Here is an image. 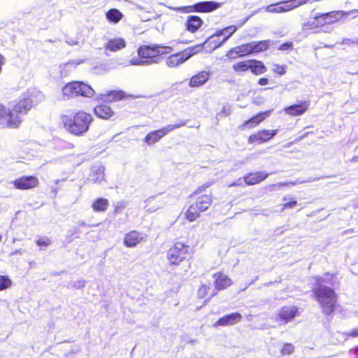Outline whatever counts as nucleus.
Segmentation results:
<instances>
[{
	"instance_id": "obj_46",
	"label": "nucleus",
	"mask_w": 358,
	"mask_h": 358,
	"mask_svg": "<svg viewBox=\"0 0 358 358\" xmlns=\"http://www.w3.org/2000/svg\"><path fill=\"white\" fill-rule=\"evenodd\" d=\"M269 83H270V80H268V78H267L266 77H262V78H259L257 80V84L261 86L267 85L269 84Z\"/></svg>"
},
{
	"instance_id": "obj_20",
	"label": "nucleus",
	"mask_w": 358,
	"mask_h": 358,
	"mask_svg": "<svg viewBox=\"0 0 358 358\" xmlns=\"http://www.w3.org/2000/svg\"><path fill=\"white\" fill-rule=\"evenodd\" d=\"M214 286L217 291H222L233 284V280L223 272L219 271L213 275Z\"/></svg>"
},
{
	"instance_id": "obj_7",
	"label": "nucleus",
	"mask_w": 358,
	"mask_h": 358,
	"mask_svg": "<svg viewBox=\"0 0 358 358\" xmlns=\"http://www.w3.org/2000/svg\"><path fill=\"white\" fill-rule=\"evenodd\" d=\"M212 184V182H208L197 187L189 196L193 198L194 199L193 203L204 212L208 210L213 204V193L208 190Z\"/></svg>"
},
{
	"instance_id": "obj_49",
	"label": "nucleus",
	"mask_w": 358,
	"mask_h": 358,
	"mask_svg": "<svg viewBox=\"0 0 358 358\" xmlns=\"http://www.w3.org/2000/svg\"><path fill=\"white\" fill-rule=\"evenodd\" d=\"M324 275L327 277V278L329 280H331L334 277V274H332V273H330L329 272H327L324 273Z\"/></svg>"
},
{
	"instance_id": "obj_18",
	"label": "nucleus",
	"mask_w": 358,
	"mask_h": 358,
	"mask_svg": "<svg viewBox=\"0 0 358 358\" xmlns=\"http://www.w3.org/2000/svg\"><path fill=\"white\" fill-rule=\"evenodd\" d=\"M272 110H268L264 112H260L257 115L252 116L249 120H245L243 122V124L239 127V128L242 130L248 128L252 129L257 127L261 122L264 121L268 117L270 116Z\"/></svg>"
},
{
	"instance_id": "obj_24",
	"label": "nucleus",
	"mask_w": 358,
	"mask_h": 358,
	"mask_svg": "<svg viewBox=\"0 0 358 358\" xmlns=\"http://www.w3.org/2000/svg\"><path fill=\"white\" fill-rule=\"evenodd\" d=\"M268 175L264 171L250 172L246 173L243 178L247 185H255L266 180Z\"/></svg>"
},
{
	"instance_id": "obj_6",
	"label": "nucleus",
	"mask_w": 358,
	"mask_h": 358,
	"mask_svg": "<svg viewBox=\"0 0 358 358\" xmlns=\"http://www.w3.org/2000/svg\"><path fill=\"white\" fill-rule=\"evenodd\" d=\"M95 94V90L92 86L83 81L69 82L62 88L63 96L69 99L80 96L91 99L94 96Z\"/></svg>"
},
{
	"instance_id": "obj_50",
	"label": "nucleus",
	"mask_w": 358,
	"mask_h": 358,
	"mask_svg": "<svg viewBox=\"0 0 358 358\" xmlns=\"http://www.w3.org/2000/svg\"><path fill=\"white\" fill-rule=\"evenodd\" d=\"M51 193L54 196H56L57 194V188L56 187H51Z\"/></svg>"
},
{
	"instance_id": "obj_2",
	"label": "nucleus",
	"mask_w": 358,
	"mask_h": 358,
	"mask_svg": "<svg viewBox=\"0 0 358 358\" xmlns=\"http://www.w3.org/2000/svg\"><path fill=\"white\" fill-rule=\"evenodd\" d=\"M64 130L70 135L80 137L87 134L94 121L92 114L85 110H69L60 116Z\"/></svg>"
},
{
	"instance_id": "obj_51",
	"label": "nucleus",
	"mask_w": 358,
	"mask_h": 358,
	"mask_svg": "<svg viewBox=\"0 0 358 358\" xmlns=\"http://www.w3.org/2000/svg\"><path fill=\"white\" fill-rule=\"evenodd\" d=\"M358 160V155L357 156H355L354 157H352V162H356Z\"/></svg>"
},
{
	"instance_id": "obj_23",
	"label": "nucleus",
	"mask_w": 358,
	"mask_h": 358,
	"mask_svg": "<svg viewBox=\"0 0 358 358\" xmlns=\"http://www.w3.org/2000/svg\"><path fill=\"white\" fill-rule=\"evenodd\" d=\"M250 55L248 43L234 47L226 53V57L230 60H234L238 57Z\"/></svg>"
},
{
	"instance_id": "obj_5",
	"label": "nucleus",
	"mask_w": 358,
	"mask_h": 358,
	"mask_svg": "<svg viewBox=\"0 0 358 358\" xmlns=\"http://www.w3.org/2000/svg\"><path fill=\"white\" fill-rule=\"evenodd\" d=\"M194 250L187 243L174 242L166 251V259L170 266H178L183 262L192 258Z\"/></svg>"
},
{
	"instance_id": "obj_1",
	"label": "nucleus",
	"mask_w": 358,
	"mask_h": 358,
	"mask_svg": "<svg viewBox=\"0 0 358 358\" xmlns=\"http://www.w3.org/2000/svg\"><path fill=\"white\" fill-rule=\"evenodd\" d=\"M44 99L45 95L41 91L36 87H31L10 108H8L0 103V126L3 128L19 127L23 121V116Z\"/></svg>"
},
{
	"instance_id": "obj_25",
	"label": "nucleus",
	"mask_w": 358,
	"mask_h": 358,
	"mask_svg": "<svg viewBox=\"0 0 358 358\" xmlns=\"http://www.w3.org/2000/svg\"><path fill=\"white\" fill-rule=\"evenodd\" d=\"M203 20L197 15H189L185 22V29L191 33L197 32L203 26Z\"/></svg>"
},
{
	"instance_id": "obj_13",
	"label": "nucleus",
	"mask_w": 358,
	"mask_h": 358,
	"mask_svg": "<svg viewBox=\"0 0 358 358\" xmlns=\"http://www.w3.org/2000/svg\"><path fill=\"white\" fill-rule=\"evenodd\" d=\"M277 129H260L250 135L248 142L251 145H260L271 140L277 134Z\"/></svg>"
},
{
	"instance_id": "obj_34",
	"label": "nucleus",
	"mask_w": 358,
	"mask_h": 358,
	"mask_svg": "<svg viewBox=\"0 0 358 358\" xmlns=\"http://www.w3.org/2000/svg\"><path fill=\"white\" fill-rule=\"evenodd\" d=\"M217 292H211V286L210 285L202 284L199 286L197 290V296L199 299H210L215 295H216Z\"/></svg>"
},
{
	"instance_id": "obj_41",
	"label": "nucleus",
	"mask_w": 358,
	"mask_h": 358,
	"mask_svg": "<svg viewBox=\"0 0 358 358\" xmlns=\"http://www.w3.org/2000/svg\"><path fill=\"white\" fill-rule=\"evenodd\" d=\"M287 66L286 65H280L278 64H273V72L279 76L285 75L287 72Z\"/></svg>"
},
{
	"instance_id": "obj_8",
	"label": "nucleus",
	"mask_w": 358,
	"mask_h": 358,
	"mask_svg": "<svg viewBox=\"0 0 358 358\" xmlns=\"http://www.w3.org/2000/svg\"><path fill=\"white\" fill-rule=\"evenodd\" d=\"M220 37V34L217 33L216 29L215 31L210 35L203 42L192 46L195 54H210L215 50L220 48L224 45Z\"/></svg>"
},
{
	"instance_id": "obj_45",
	"label": "nucleus",
	"mask_w": 358,
	"mask_h": 358,
	"mask_svg": "<svg viewBox=\"0 0 358 358\" xmlns=\"http://www.w3.org/2000/svg\"><path fill=\"white\" fill-rule=\"evenodd\" d=\"M297 205L296 200H292L283 204V209H292Z\"/></svg>"
},
{
	"instance_id": "obj_33",
	"label": "nucleus",
	"mask_w": 358,
	"mask_h": 358,
	"mask_svg": "<svg viewBox=\"0 0 358 358\" xmlns=\"http://www.w3.org/2000/svg\"><path fill=\"white\" fill-rule=\"evenodd\" d=\"M238 30L236 25H229L222 29H217V33L222 36L221 38L224 44L228 41V39Z\"/></svg>"
},
{
	"instance_id": "obj_9",
	"label": "nucleus",
	"mask_w": 358,
	"mask_h": 358,
	"mask_svg": "<svg viewBox=\"0 0 358 358\" xmlns=\"http://www.w3.org/2000/svg\"><path fill=\"white\" fill-rule=\"evenodd\" d=\"M186 124L185 121H181L177 124H168L159 129L149 132L143 138V142L151 145L159 142L164 136L167 135L170 131L182 127Z\"/></svg>"
},
{
	"instance_id": "obj_37",
	"label": "nucleus",
	"mask_w": 358,
	"mask_h": 358,
	"mask_svg": "<svg viewBox=\"0 0 358 358\" xmlns=\"http://www.w3.org/2000/svg\"><path fill=\"white\" fill-rule=\"evenodd\" d=\"M249 59L241 60L232 65V69L237 73H243L248 71Z\"/></svg>"
},
{
	"instance_id": "obj_31",
	"label": "nucleus",
	"mask_w": 358,
	"mask_h": 358,
	"mask_svg": "<svg viewBox=\"0 0 358 358\" xmlns=\"http://www.w3.org/2000/svg\"><path fill=\"white\" fill-rule=\"evenodd\" d=\"M202 213H204V211L198 207L196 204L192 203L185 211L184 216L187 220L192 222L199 218Z\"/></svg>"
},
{
	"instance_id": "obj_44",
	"label": "nucleus",
	"mask_w": 358,
	"mask_h": 358,
	"mask_svg": "<svg viewBox=\"0 0 358 358\" xmlns=\"http://www.w3.org/2000/svg\"><path fill=\"white\" fill-rule=\"evenodd\" d=\"M94 175L96 176V178L93 179L94 182H99L104 179L103 171L101 170V169L96 170L94 172Z\"/></svg>"
},
{
	"instance_id": "obj_40",
	"label": "nucleus",
	"mask_w": 358,
	"mask_h": 358,
	"mask_svg": "<svg viewBox=\"0 0 358 358\" xmlns=\"http://www.w3.org/2000/svg\"><path fill=\"white\" fill-rule=\"evenodd\" d=\"M294 349L295 348L292 343H285L280 350V353L282 355H291L294 352Z\"/></svg>"
},
{
	"instance_id": "obj_35",
	"label": "nucleus",
	"mask_w": 358,
	"mask_h": 358,
	"mask_svg": "<svg viewBox=\"0 0 358 358\" xmlns=\"http://www.w3.org/2000/svg\"><path fill=\"white\" fill-rule=\"evenodd\" d=\"M109 206V201L105 198H98L92 204V208L94 212L106 211Z\"/></svg>"
},
{
	"instance_id": "obj_17",
	"label": "nucleus",
	"mask_w": 358,
	"mask_h": 358,
	"mask_svg": "<svg viewBox=\"0 0 358 358\" xmlns=\"http://www.w3.org/2000/svg\"><path fill=\"white\" fill-rule=\"evenodd\" d=\"M93 113L97 118L104 120H110L115 114L108 103L103 101L94 107Z\"/></svg>"
},
{
	"instance_id": "obj_15",
	"label": "nucleus",
	"mask_w": 358,
	"mask_h": 358,
	"mask_svg": "<svg viewBox=\"0 0 358 358\" xmlns=\"http://www.w3.org/2000/svg\"><path fill=\"white\" fill-rule=\"evenodd\" d=\"M13 184L17 189H31L38 186L39 180L34 176H24L14 180Z\"/></svg>"
},
{
	"instance_id": "obj_4",
	"label": "nucleus",
	"mask_w": 358,
	"mask_h": 358,
	"mask_svg": "<svg viewBox=\"0 0 358 358\" xmlns=\"http://www.w3.org/2000/svg\"><path fill=\"white\" fill-rule=\"evenodd\" d=\"M173 52L171 46L161 44L143 45L138 48L139 60L132 61L134 65L159 63L165 55Z\"/></svg>"
},
{
	"instance_id": "obj_22",
	"label": "nucleus",
	"mask_w": 358,
	"mask_h": 358,
	"mask_svg": "<svg viewBox=\"0 0 358 358\" xmlns=\"http://www.w3.org/2000/svg\"><path fill=\"white\" fill-rule=\"evenodd\" d=\"M143 241L144 236L142 233L136 230H131L125 234L123 243L127 248H134Z\"/></svg>"
},
{
	"instance_id": "obj_42",
	"label": "nucleus",
	"mask_w": 358,
	"mask_h": 358,
	"mask_svg": "<svg viewBox=\"0 0 358 358\" xmlns=\"http://www.w3.org/2000/svg\"><path fill=\"white\" fill-rule=\"evenodd\" d=\"M126 207V203L124 201H120L117 202L115 206L113 208V215H117L121 213H122L123 210Z\"/></svg>"
},
{
	"instance_id": "obj_12",
	"label": "nucleus",
	"mask_w": 358,
	"mask_h": 358,
	"mask_svg": "<svg viewBox=\"0 0 358 358\" xmlns=\"http://www.w3.org/2000/svg\"><path fill=\"white\" fill-rule=\"evenodd\" d=\"M299 315V308L295 306H282L275 316V320L280 324H287Z\"/></svg>"
},
{
	"instance_id": "obj_27",
	"label": "nucleus",
	"mask_w": 358,
	"mask_h": 358,
	"mask_svg": "<svg viewBox=\"0 0 358 358\" xmlns=\"http://www.w3.org/2000/svg\"><path fill=\"white\" fill-rule=\"evenodd\" d=\"M210 76V71H200L190 78L189 86L191 87H199L204 85L209 80Z\"/></svg>"
},
{
	"instance_id": "obj_48",
	"label": "nucleus",
	"mask_w": 358,
	"mask_h": 358,
	"mask_svg": "<svg viewBox=\"0 0 358 358\" xmlns=\"http://www.w3.org/2000/svg\"><path fill=\"white\" fill-rule=\"evenodd\" d=\"M349 353L350 355H354L355 358H358V345L355 348H351L349 350Z\"/></svg>"
},
{
	"instance_id": "obj_21",
	"label": "nucleus",
	"mask_w": 358,
	"mask_h": 358,
	"mask_svg": "<svg viewBox=\"0 0 358 358\" xmlns=\"http://www.w3.org/2000/svg\"><path fill=\"white\" fill-rule=\"evenodd\" d=\"M310 101L303 100L285 108L284 111L290 116H299L304 114L309 108Z\"/></svg>"
},
{
	"instance_id": "obj_43",
	"label": "nucleus",
	"mask_w": 358,
	"mask_h": 358,
	"mask_svg": "<svg viewBox=\"0 0 358 358\" xmlns=\"http://www.w3.org/2000/svg\"><path fill=\"white\" fill-rule=\"evenodd\" d=\"M294 43L292 41H287L282 43L278 48V50L281 51H290L293 50Z\"/></svg>"
},
{
	"instance_id": "obj_30",
	"label": "nucleus",
	"mask_w": 358,
	"mask_h": 358,
	"mask_svg": "<svg viewBox=\"0 0 358 358\" xmlns=\"http://www.w3.org/2000/svg\"><path fill=\"white\" fill-rule=\"evenodd\" d=\"M249 47L250 55L257 54L259 52L267 50L270 45L271 42L269 40H262L259 41H253L248 43Z\"/></svg>"
},
{
	"instance_id": "obj_38",
	"label": "nucleus",
	"mask_w": 358,
	"mask_h": 358,
	"mask_svg": "<svg viewBox=\"0 0 358 358\" xmlns=\"http://www.w3.org/2000/svg\"><path fill=\"white\" fill-rule=\"evenodd\" d=\"M12 285V280L6 275H0V291L5 290Z\"/></svg>"
},
{
	"instance_id": "obj_11",
	"label": "nucleus",
	"mask_w": 358,
	"mask_h": 358,
	"mask_svg": "<svg viewBox=\"0 0 358 358\" xmlns=\"http://www.w3.org/2000/svg\"><path fill=\"white\" fill-rule=\"evenodd\" d=\"M325 18L322 13L316 14L313 19H310L302 24V29L305 31H310L313 33L330 32V30H325L324 28L327 27Z\"/></svg>"
},
{
	"instance_id": "obj_39",
	"label": "nucleus",
	"mask_w": 358,
	"mask_h": 358,
	"mask_svg": "<svg viewBox=\"0 0 358 358\" xmlns=\"http://www.w3.org/2000/svg\"><path fill=\"white\" fill-rule=\"evenodd\" d=\"M36 244L39 247L47 248L52 244V240L47 236L39 237L35 241Z\"/></svg>"
},
{
	"instance_id": "obj_16",
	"label": "nucleus",
	"mask_w": 358,
	"mask_h": 358,
	"mask_svg": "<svg viewBox=\"0 0 358 358\" xmlns=\"http://www.w3.org/2000/svg\"><path fill=\"white\" fill-rule=\"evenodd\" d=\"M221 6L222 3L213 1H201L188 6L187 12L210 13L218 9Z\"/></svg>"
},
{
	"instance_id": "obj_3",
	"label": "nucleus",
	"mask_w": 358,
	"mask_h": 358,
	"mask_svg": "<svg viewBox=\"0 0 358 358\" xmlns=\"http://www.w3.org/2000/svg\"><path fill=\"white\" fill-rule=\"evenodd\" d=\"M315 285L311 289V296L319 304L321 311L326 316L333 315L339 308L338 294L332 287L323 283L321 276H314Z\"/></svg>"
},
{
	"instance_id": "obj_28",
	"label": "nucleus",
	"mask_w": 358,
	"mask_h": 358,
	"mask_svg": "<svg viewBox=\"0 0 358 358\" xmlns=\"http://www.w3.org/2000/svg\"><path fill=\"white\" fill-rule=\"evenodd\" d=\"M327 25L337 23L348 15L349 13L343 10H331L323 13Z\"/></svg>"
},
{
	"instance_id": "obj_53",
	"label": "nucleus",
	"mask_w": 358,
	"mask_h": 358,
	"mask_svg": "<svg viewBox=\"0 0 358 358\" xmlns=\"http://www.w3.org/2000/svg\"><path fill=\"white\" fill-rule=\"evenodd\" d=\"M1 241H2V235L0 234V243L1 242Z\"/></svg>"
},
{
	"instance_id": "obj_47",
	"label": "nucleus",
	"mask_w": 358,
	"mask_h": 358,
	"mask_svg": "<svg viewBox=\"0 0 358 358\" xmlns=\"http://www.w3.org/2000/svg\"><path fill=\"white\" fill-rule=\"evenodd\" d=\"M348 338H357L358 337V328L352 329L351 331L346 333Z\"/></svg>"
},
{
	"instance_id": "obj_14",
	"label": "nucleus",
	"mask_w": 358,
	"mask_h": 358,
	"mask_svg": "<svg viewBox=\"0 0 358 358\" xmlns=\"http://www.w3.org/2000/svg\"><path fill=\"white\" fill-rule=\"evenodd\" d=\"M132 95L127 94L123 90H110L105 93L100 94L96 97L98 101L105 103H114L132 97Z\"/></svg>"
},
{
	"instance_id": "obj_32",
	"label": "nucleus",
	"mask_w": 358,
	"mask_h": 358,
	"mask_svg": "<svg viewBox=\"0 0 358 358\" xmlns=\"http://www.w3.org/2000/svg\"><path fill=\"white\" fill-rule=\"evenodd\" d=\"M249 64L248 71L254 75H261L267 71V68L262 61L251 59H249Z\"/></svg>"
},
{
	"instance_id": "obj_19",
	"label": "nucleus",
	"mask_w": 358,
	"mask_h": 358,
	"mask_svg": "<svg viewBox=\"0 0 358 358\" xmlns=\"http://www.w3.org/2000/svg\"><path fill=\"white\" fill-rule=\"evenodd\" d=\"M242 315L238 312L231 313L220 317L215 323L214 327L232 326L242 320Z\"/></svg>"
},
{
	"instance_id": "obj_54",
	"label": "nucleus",
	"mask_w": 358,
	"mask_h": 358,
	"mask_svg": "<svg viewBox=\"0 0 358 358\" xmlns=\"http://www.w3.org/2000/svg\"><path fill=\"white\" fill-rule=\"evenodd\" d=\"M357 73H358V71H357Z\"/></svg>"
},
{
	"instance_id": "obj_10",
	"label": "nucleus",
	"mask_w": 358,
	"mask_h": 358,
	"mask_svg": "<svg viewBox=\"0 0 358 358\" xmlns=\"http://www.w3.org/2000/svg\"><path fill=\"white\" fill-rule=\"evenodd\" d=\"M169 55V56L166 59V64L169 68H176L180 66V64L185 63L191 57L196 54L192 46H191L178 52L173 54H171V52Z\"/></svg>"
},
{
	"instance_id": "obj_26",
	"label": "nucleus",
	"mask_w": 358,
	"mask_h": 358,
	"mask_svg": "<svg viewBox=\"0 0 358 358\" xmlns=\"http://www.w3.org/2000/svg\"><path fill=\"white\" fill-rule=\"evenodd\" d=\"M126 47V41L123 38H114L108 40L103 48L106 52H113L122 50Z\"/></svg>"
},
{
	"instance_id": "obj_36",
	"label": "nucleus",
	"mask_w": 358,
	"mask_h": 358,
	"mask_svg": "<svg viewBox=\"0 0 358 358\" xmlns=\"http://www.w3.org/2000/svg\"><path fill=\"white\" fill-rule=\"evenodd\" d=\"M106 17L110 22L117 24L122 19L123 14L116 8H111L106 12Z\"/></svg>"
},
{
	"instance_id": "obj_52",
	"label": "nucleus",
	"mask_w": 358,
	"mask_h": 358,
	"mask_svg": "<svg viewBox=\"0 0 358 358\" xmlns=\"http://www.w3.org/2000/svg\"><path fill=\"white\" fill-rule=\"evenodd\" d=\"M236 182H233L230 185V186H236Z\"/></svg>"
},
{
	"instance_id": "obj_29",
	"label": "nucleus",
	"mask_w": 358,
	"mask_h": 358,
	"mask_svg": "<svg viewBox=\"0 0 358 358\" xmlns=\"http://www.w3.org/2000/svg\"><path fill=\"white\" fill-rule=\"evenodd\" d=\"M294 8L291 0L277 3L270 4L266 7V10L269 13H280L289 11Z\"/></svg>"
}]
</instances>
